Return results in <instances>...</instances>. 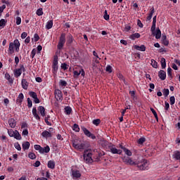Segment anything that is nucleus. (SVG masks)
<instances>
[{
    "instance_id": "nucleus-29",
    "label": "nucleus",
    "mask_w": 180,
    "mask_h": 180,
    "mask_svg": "<svg viewBox=\"0 0 180 180\" xmlns=\"http://www.w3.org/2000/svg\"><path fill=\"white\" fill-rule=\"evenodd\" d=\"M13 137H14V139H15L16 140H22V136L20 135V134H19V131H18V130H15L14 136Z\"/></svg>"
},
{
    "instance_id": "nucleus-62",
    "label": "nucleus",
    "mask_w": 180,
    "mask_h": 180,
    "mask_svg": "<svg viewBox=\"0 0 180 180\" xmlns=\"http://www.w3.org/2000/svg\"><path fill=\"white\" fill-rule=\"evenodd\" d=\"M26 37H27V33L26 32H22L21 34V39H26Z\"/></svg>"
},
{
    "instance_id": "nucleus-43",
    "label": "nucleus",
    "mask_w": 180,
    "mask_h": 180,
    "mask_svg": "<svg viewBox=\"0 0 180 180\" xmlns=\"http://www.w3.org/2000/svg\"><path fill=\"white\" fill-rule=\"evenodd\" d=\"M39 40H40V37H39V34H34L32 41H34L36 43L37 41H39Z\"/></svg>"
},
{
    "instance_id": "nucleus-63",
    "label": "nucleus",
    "mask_w": 180,
    "mask_h": 180,
    "mask_svg": "<svg viewBox=\"0 0 180 180\" xmlns=\"http://www.w3.org/2000/svg\"><path fill=\"white\" fill-rule=\"evenodd\" d=\"M27 134H29V131H27V129H24L22 131V136H27Z\"/></svg>"
},
{
    "instance_id": "nucleus-12",
    "label": "nucleus",
    "mask_w": 180,
    "mask_h": 180,
    "mask_svg": "<svg viewBox=\"0 0 180 180\" xmlns=\"http://www.w3.org/2000/svg\"><path fill=\"white\" fill-rule=\"evenodd\" d=\"M74 74V78H78L79 75H82V77H85V70L84 69H81L79 72L75 70L73 72Z\"/></svg>"
},
{
    "instance_id": "nucleus-64",
    "label": "nucleus",
    "mask_w": 180,
    "mask_h": 180,
    "mask_svg": "<svg viewBox=\"0 0 180 180\" xmlns=\"http://www.w3.org/2000/svg\"><path fill=\"white\" fill-rule=\"evenodd\" d=\"M137 25H138V26H139V27H143V23L141 22V21L140 20H138Z\"/></svg>"
},
{
    "instance_id": "nucleus-13",
    "label": "nucleus",
    "mask_w": 180,
    "mask_h": 180,
    "mask_svg": "<svg viewBox=\"0 0 180 180\" xmlns=\"http://www.w3.org/2000/svg\"><path fill=\"white\" fill-rule=\"evenodd\" d=\"M53 70L54 72H57V71L58 70V58L57 56L53 58Z\"/></svg>"
},
{
    "instance_id": "nucleus-47",
    "label": "nucleus",
    "mask_w": 180,
    "mask_h": 180,
    "mask_svg": "<svg viewBox=\"0 0 180 180\" xmlns=\"http://www.w3.org/2000/svg\"><path fill=\"white\" fill-rule=\"evenodd\" d=\"M105 20H109V15H108V11H105L104 12V16H103Z\"/></svg>"
},
{
    "instance_id": "nucleus-35",
    "label": "nucleus",
    "mask_w": 180,
    "mask_h": 180,
    "mask_svg": "<svg viewBox=\"0 0 180 180\" xmlns=\"http://www.w3.org/2000/svg\"><path fill=\"white\" fill-rule=\"evenodd\" d=\"M124 152L127 155H128V157H131L132 153H131V151H130V150L125 148H124Z\"/></svg>"
},
{
    "instance_id": "nucleus-26",
    "label": "nucleus",
    "mask_w": 180,
    "mask_h": 180,
    "mask_svg": "<svg viewBox=\"0 0 180 180\" xmlns=\"http://www.w3.org/2000/svg\"><path fill=\"white\" fill-rule=\"evenodd\" d=\"M134 49H136V50H138L139 51H146V46L144 45H141V46L135 45Z\"/></svg>"
},
{
    "instance_id": "nucleus-36",
    "label": "nucleus",
    "mask_w": 180,
    "mask_h": 180,
    "mask_svg": "<svg viewBox=\"0 0 180 180\" xmlns=\"http://www.w3.org/2000/svg\"><path fill=\"white\" fill-rule=\"evenodd\" d=\"M29 95H30V96H31V98H32L33 99H34L35 98L37 97V94H36V92H34V91H30V92H29Z\"/></svg>"
},
{
    "instance_id": "nucleus-55",
    "label": "nucleus",
    "mask_w": 180,
    "mask_h": 180,
    "mask_svg": "<svg viewBox=\"0 0 180 180\" xmlns=\"http://www.w3.org/2000/svg\"><path fill=\"white\" fill-rule=\"evenodd\" d=\"M101 157H102V153H98V156H96L95 158V161L98 162V161H101Z\"/></svg>"
},
{
    "instance_id": "nucleus-6",
    "label": "nucleus",
    "mask_w": 180,
    "mask_h": 180,
    "mask_svg": "<svg viewBox=\"0 0 180 180\" xmlns=\"http://www.w3.org/2000/svg\"><path fill=\"white\" fill-rule=\"evenodd\" d=\"M25 71H26L25 66L23 65H20V68L14 70V77H15V78H19V77L22 75V72H25Z\"/></svg>"
},
{
    "instance_id": "nucleus-25",
    "label": "nucleus",
    "mask_w": 180,
    "mask_h": 180,
    "mask_svg": "<svg viewBox=\"0 0 180 180\" xmlns=\"http://www.w3.org/2000/svg\"><path fill=\"white\" fill-rule=\"evenodd\" d=\"M141 36L139 33H134L129 36V39L131 40H136V39H140Z\"/></svg>"
},
{
    "instance_id": "nucleus-33",
    "label": "nucleus",
    "mask_w": 180,
    "mask_h": 180,
    "mask_svg": "<svg viewBox=\"0 0 180 180\" xmlns=\"http://www.w3.org/2000/svg\"><path fill=\"white\" fill-rule=\"evenodd\" d=\"M160 63H161V67L164 70V68L167 67V63L165 62V59L164 58H162Z\"/></svg>"
},
{
    "instance_id": "nucleus-28",
    "label": "nucleus",
    "mask_w": 180,
    "mask_h": 180,
    "mask_svg": "<svg viewBox=\"0 0 180 180\" xmlns=\"http://www.w3.org/2000/svg\"><path fill=\"white\" fill-rule=\"evenodd\" d=\"M48 167L51 168V169H54L56 168V162L53 160H49L48 162Z\"/></svg>"
},
{
    "instance_id": "nucleus-23",
    "label": "nucleus",
    "mask_w": 180,
    "mask_h": 180,
    "mask_svg": "<svg viewBox=\"0 0 180 180\" xmlns=\"http://www.w3.org/2000/svg\"><path fill=\"white\" fill-rule=\"evenodd\" d=\"M32 115L37 120H40V116L37 114V109H36V108H32Z\"/></svg>"
},
{
    "instance_id": "nucleus-8",
    "label": "nucleus",
    "mask_w": 180,
    "mask_h": 180,
    "mask_svg": "<svg viewBox=\"0 0 180 180\" xmlns=\"http://www.w3.org/2000/svg\"><path fill=\"white\" fill-rule=\"evenodd\" d=\"M73 147L76 150H79L80 151L82 150H85V143H78V141H73Z\"/></svg>"
},
{
    "instance_id": "nucleus-16",
    "label": "nucleus",
    "mask_w": 180,
    "mask_h": 180,
    "mask_svg": "<svg viewBox=\"0 0 180 180\" xmlns=\"http://www.w3.org/2000/svg\"><path fill=\"white\" fill-rule=\"evenodd\" d=\"M158 77L162 79V81H165V79L167 78V72H165L164 70H160Z\"/></svg>"
},
{
    "instance_id": "nucleus-56",
    "label": "nucleus",
    "mask_w": 180,
    "mask_h": 180,
    "mask_svg": "<svg viewBox=\"0 0 180 180\" xmlns=\"http://www.w3.org/2000/svg\"><path fill=\"white\" fill-rule=\"evenodd\" d=\"M149 86L150 88V89H149V91L153 92L152 89H154L155 88V85H154V84H153V83H150L149 84Z\"/></svg>"
},
{
    "instance_id": "nucleus-58",
    "label": "nucleus",
    "mask_w": 180,
    "mask_h": 180,
    "mask_svg": "<svg viewBox=\"0 0 180 180\" xmlns=\"http://www.w3.org/2000/svg\"><path fill=\"white\" fill-rule=\"evenodd\" d=\"M22 23V18L20 17L16 18V25H20Z\"/></svg>"
},
{
    "instance_id": "nucleus-20",
    "label": "nucleus",
    "mask_w": 180,
    "mask_h": 180,
    "mask_svg": "<svg viewBox=\"0 0 180 180\" xmlns=\"http://www.w3.org/2000/svg\"><path fill=\"white\" fill-rule=\"evenodd\" d=\"M155 12V10L154 9V7L150 8V12L149 13V15H148L147 18H146V21L147 22H150V20H151V19L153 18V14Z\"/></svg>"
},
{
    "instance_id": "nucleus-32",
    "label": "nucleus",
    "mask_w": 180,
    "mask_h": 180,
    "mask_svg": "<svg viewBox=\"0 0 180 180\" xmlns=\"http://www.w3.org/2000/svg\"><path fill=\"white\" fill-rule=\"evenodd\" d=\"M71 112H72V109L70 106H66L65 108V113L66 115H71Z\"/></svg>"
},
{
    "instance_id": "nucleus-60",
    "label": "nucleus",
    "mask_w": 180,
    "mask_h": 180,
    "mask_svg": "<svg viewBox=\"0 0 180 180\" xmlns=\"http://www.w3.org/2000/svg\"><path fill=\"white\" fill-rule=\"evenodd\" d=\"M171 72H172V69L171 68H167V74H168L169 77H172V76Z\"/></svg>"
},
{
    "instance_id": "nucleus-40",
    "label": "nucleus",
    "mask_w": 180,
    "mask_h": 180,
    "mask_svg": "<svg viewBox=\"0 0 180 180\" xmlns=\"http://www.w3.org/2000/svg\"><path fill=\"white\" fill-rule=\"evenodd\" d=\"M5 25H6V21L5 20V19H1L0 20V27L1 28H4V27H5Z\"/></svg>"
},
{
    "instance_id": "nucleus-18",
    "label": "nucleus",
    "mask_w": 180,
    "mask_h": 180,
    "mask_svg": "<svg viewBox=\"0 0 180 180\" xmlns=\"http://www.w3.org/2000/svg\"><path fill=\"white\" fill-rule=\"evenodd\" d=\"M21 85H22V88H23V89H27V88H29V82H27V81L26 80V79H22L21 81Z\"/></svg>"
},
{
    "instance_id": "nucleus-5",
    "label": "nucleus",
    "mask_w": 180,
    "mask_h": 180,
    "mask_svg": "<svg viewBox=\"0 0 180 180\" xmlns=\"http://www.w3.org/2000/svg\"><path fill=\"white\" fill-rule=\"evenodd\" d=\"M64 44H65V33H62L57 46L58 50H62L64 47Z\"/></svg>"
},
{
    "instance_id": "nucleus-48",
    "label": "nucleus",
    "mask_w": 180,
    "mask_h": 180,
    "mask_svg": "<svg viewBox=\"0 0 180 180\" xmlns=\"http://www.w3.org/2000/svg\"><path fill=\"white\" fill-rule=\"evenodd\" d=\"M105 71H107V72H109L110 74L112 72V66H110V65H108L106 67Z\"/></svg>"
},
{
    "instance_id": "nucleus-15",
    "label": "nucleus",
    "mask_w": 180,
    "mask_h": 180,
    "mask_svg": "<svg viewBox=\"0 0 180 180\" xmlns=\"http://www.w3.org/2000/svg\"><path fill=\"white\" fill-rule=\"evenodd\" d=\"M23 99H25V96H23L22 93H20L16 99V103L18 105H22V102H23Z\"/></svg>"
},
{
    "instance_id": "nucleus-10",
    "label": "nucleus",
    "mask_w": 180,
    "mask_h": 180,
    "mask_svg": "<svg viewBox=\"0 0 180 180\" xmlns=\"http://www.w3.org/2000/svg\"><path fill=\"white\" fill-rule=\"evenodd\" d=\"M108 149L110 150V153H112V154H122V150L116 148L115 145L109 146Z\"/></svg>"
},
{
    "instance_id": "nucleus-44",
    "label": "nucleus",
    "mask_w": 180,
    "mask_h": 180,
    "mask_svg": "<svg viewBox=\"0 0 180 180\" xmlns=\"http://www.w3.org/2000/svg\"><path fill=\"white\" fill-rule=\"evenodd\" d=\"M73 130H74V131L79 132V126L77 124H75L73 125Z\"/></svg>"
},
{
    "instance_id": "nucleus-53",
    "label": "nucleus",
    "mask_w": 180,
    "mask_h": 180,
    "mask_svg": "<svg viewBox=\"0 0 180 180\" xmlns=\"http://www.w3.org/2000/svg\"><path fill=\"white\" fill-rule=\"evenodd\" d=\"M150 31L152 32L153 34H154V32H155V23L152 24Z\"/></svg>"
},
{
    "instance_id": "nucleus-17",
    "label": "nucleus",
    "mask_w": 180,
    "mask_h": 180,
    "mask_svg": "<svg viewBox=\"0 0 180 180\" xmlns=\"http://www.w3.org/2000/svg\"><path fill=\"white\" fill-rule=\"evenodd\" d=\"M8 124L11 129H15V127H16V121L13 118L9 119Z\"/></svg>"
},
{
    "instance_id": "nucleus-30",
    "label": "nucleus",
    "mask_w": 180,
    "mask_h": 180,
    "mask_svg": "<svg viewBox=\"0 0 180 180\" xmlns=\"http://www.w3.org/2000/svg\"><path fill=\"white\" fill-rule=\"evenodd\" d=\"M30 148V143H29V141H26L22 143V150H24V151H25V150H29Z\"/></svg>"
},
{
    "instance_id": "nucleus-50",
    "label": "nucleus",
    "mask_w": 180,
    "mask_h": 180,
    "mask_svg": "<svg viewBox=\"0 0 180 180\" xmlns=\"http://www.w3.org/2000/svg\"><path fill=\"white\" fill-rule=\"evenodd\" d=\"M15 148H16V150H18V151H20V150H22V148L20 147V145L19 143H15L14 144Z\"/></svg>"
},
{
    "instance_id": "nucleus-61",
    "label": "nucleus",
    "mask_w": 180,
    "mask_h": 180,
    "mask_svg": "<svg viewBox=\"0 0 180 180\" xmlns=\"http://www.w3.org/2000/svg\"><path fill=\"white\" fill-rule=\"evenodd\" d=\"M165 110H168V109H169V103H168V102L165 101Z\"/></svg>"
},
{
    "instance_id": "nucleus-11",
    "label": "nucleus",
    "mask_w": 180,
    "mask_h": 180,
    "mask_svg": "<svg viewBox=\"0 0 180 180\" xmlns=\"http://www.w3.org/2000/svg\"><path fill=\"white\" fill-rule=\"evenodd\" d=\"M55 98L56 101H63V92L60 89H56L54 92Z\"/></svg>"
},
{
    "instance_id": "nucleus-14",
    "label": "nucleus",
    "mask_w": 180,
    "mask_h": 180,
    "mask_svg": "<svg viewBox=\"0 0 180 180\" xmlns=\"http://www.w3.org/2000/svg\"><path fill=\"white\" fill-rule=\"evenodd\" d=\"M72 176L73 179H78V178H81V172L79 170H72Z\"/></svg>"
},
{
    "instance_id": "nucleus-49",
    "label": "nucleus",
    "mask_w": 180,
    "mask_h": 180,
    "mask_svg": "<svg viewBox=\"0 0 180 180\" xmlns=\"http://www.w3.org/2000/svg\"><path fill=\"white\" fill-rule=\"evenodd\" d=\"M145 141H146V138L142 137L138 140V143L143 144Z\"/></svg>"
},
{
    "instance_id": "nucleus-9",
    "label": "nucleus",
    "mask_w": 180,
    "mask_h": 180,
    "mask_svg": "<svg viewBox=\"0 0 180 180\" xmlns=\"http://www.w3.org/2000/svg\"><path fill=\"white\" fill-rule=\"evenodd\" d=\"M122 161L126 164L127 165H136V161H134L131 160V158L124 156L122 158Z\"/></svg>"
},
{
    "instance_id": "nucleus-59",
    "label": "nucleus",
    "mask_w": 180,
    "mask_h": 180,
    "mask_svg": "<svg viewBox=\"0 0 180 180\" xmlns=\"http://www.w3.org/2000/svg\"><path fill=\"white\" fill-rule=\"evenodd\" d=\"M28 108H32L33 106V103H32V100L30 98H27Z\"/></svg>"
},
{
    "instance_id": "nucleus-7",
    "label": "nucleus",
    "mask_w": 180,
    "mask_h": 180,
    "mask_svg": "<svg viewBox=\"0 0 180 180\" xmlns=\"http://www.w3.org/2000/svg\"><path fill=\"white\" fill-rule=\"evenodd\" d=\"M81 129L86 137H89L92 140H95V139H96V136H95L94 134L91 133V131H89V130H88V129H86L85 127H81Z\"/></svg>"
},
{
    "instance_id": "nucleus-4",
    "label": "nucleus",
    "mask_w": 180,
    "mask_h": 180,
    "mask_svg": "<svg viewBox=\"0 0 180 180\" xmlns=\"http://www.w3.org/2000/svg\"><path fill=\"white\" fill-rule=\"evenodd\" d=\"M34 150L39 151L40 154H44V153H50V146H46L44 148H41L40 145H34Z\"/></svg>"
},
{
    "instance_id": "nucleus-51",
    "label": "nucleus",
    "mask_w": 180,
    "mask_h": 180,
    "mask_svg": "<svg viewBox=\"0 0 180 180\" xmlns=\"http://www.w3.org/2000/svg\"><path fill=\"white\" fill-rule=\"evenodd\" d=\"M170 101V105H174L175 103V97L171 96L169 98Z\"/></svg>"
},
{
    "instance_id": "nucleus-22",
    "label": "nucleus",
    "mask_w": 180,
    "mask_h": 180,
    "mask_svg": "<svg viewBox=\"0 0 180 180\" xmlns=\"http://www.w3.org/2000/svg\"><path fill=\"white\" fill-rule=\"evenodd\" d=\"M41 136H42V137H44L45 139H49L52 136L51 132H50L49 131H44L41 133Z\"/></svg>"
},
{
    "instance_id": "nucleus-3",
    "label": "nucleus",
    "mask_w": 180,
    "mask_h": 180,
    "mask_svg": "<svg viewBox=\"0 0 180 180\" xmlns=\"http://www.w3.org/2000/svg\"><path fill=\"white\" fill-rule=\"evenodd\" d=\"M83 158L86 164H92L94 162V160L92 159V150H84Z\"/></svg>"
},
{
    "instance_id": "nucleus-38",
    "label": "nucleus",
    "mask_w": 180,
    "mask_h": 180,
    "mask_svg": "<svg viewBox=\"0 0 180 180\" xmlns=\"http://www.w3.org/2000/svg\"><path fill=\"white\" fill-rule=\"evenodd\" d=\"M28 157L30 158V160H36V154L32 152L28 154Z\"/></svg>"
},
{
    "instance_id": "nucleus-19",
    "label": "nucleus",
    "mask_w": 180,
    "mask_h": 180,
    "mask_svg": "<svg viewBox=\"0 0 180 180\" xmlns=\"http://www.w3.org/2000/svg\"><path fill=\"white\" fill-rule=\"evenodd\" d=\"M38 111L40 113L41 116H42V117H44V116H46V109L43 106H39Z\"/></svg>"
},
{
    "instance_id": "nucleus-1",
    "label": "nucleus",
    "mask_w": 180,
    "mask_h": 180,
    "mask_svg": "<svg viewBox=\"0 0 180 180\" xmlns=\"http://www.w3.org/2000/svg\"><path fill=\"white\" fill-rule=\"evenodd\" d=\"M136 165L140 171H145L148 168V161L143 158H139L136 160Z\"/></svg>"
},
{
    "instance_id": "nucleus-52",
    "label": "nucleus",
    "mask_w": 180,
    "mask_h": 180,
    "mask_svg": "<svg viewBox=\"0 0 180 180\" xmlns=\"http://www.w3.org/2000/svg\"><path fill=\"white\" fill-rule=\"evenodd\" d=\"M129 95H131V98H133V99H134L136 98V91H130Z\"/></svg>"
},
{
    "instance_id": "nucleus-27",
    "label": "nucleus",
    "mask_w": 180,
    "mask_h": 180,
    "mask_svg": "<svg viewBox=\"0 0 180 180\" xmlns=\"http://www.w3.org/2000/svg\"><path fill=\"white\" fill-rule=\"evenodd\" d=\"M4 77L8 81L9 84H13V79L11 78V75H9V73L6 72Z\"/></svg>"
},
{
    "instance_id": "nucleus-57",
    "label": "nucleus",
    "mask_w": 180,
    "mask_h": 180,
    "mask_svg": "<svg viewBox=\"0 0 180 180\" xmlns=\"http://www.w3.org/2000/svg\"><path fill=\"white\" fill-rule=\"evenodd\" d=\"M61 68H63V70H68V65L66 63H62Z\"/></svg>"
},
{
    "instance_id": "nucleus-42",
    "label": "nucleus",
    "mask_w": 180,
    "mask_h": 180,
    "mask_svg": "<svg viewBox=\"0 0 180 180\" xmlns=\"http://www.w3.org/2000/svg\"><path fill=\"white\" fill-rule=\"evenodd\" d=\"M8 134L10 136V137H13L15 135V131H13V129H8Z\"/></svg>"
},
{
    "instance_id": "nucleus-2",
    "label": "nucleus",
    "mask_w": 180,
    "mask_h": 180,
    "mask_svg": "<svg viewBox=\"0 0 180 180\" xmlns=\"http://www.w3.org/2000/svg\"><path fill=\"white\" fill-rule=\"evenodd\" d=\"M20 47V42H19L18 39H15L13 42L9 44L8 51H10V54H13V53H15V50L17 53H19Z\"/></svg>"
},
{
    "instance_id": "nucleus-41",
    "label": "nucleus",
    "mask_w": 180,
    "mask_h": 180,
    "mask_svg": "<svg viewBox=\"0 0 180 180\" xmlns=\"http://www.w3.org/2000/svg\"><path fill=\"white\" fill-rule=\"evenodd\" d=\"M150 111L153 114V116L155 117V119L158 120V115H157V112L155 111V110H154V108H150Z\"/></svg>"
},
{
    "instance_id": "nucleus-31",
    "label": "nucleus",
    "mask_w": 180,
    "mask_h": 180,
    "mask_svg": "<svg viewBox=\"0 0 180 180\" xmlns=\"http://www.w3.org/2000/svg\"><path fill=\"white\" fill-rule=\"evenodd\" d=\"M51 27H53V20L48 21L46 25V29L48 30L51 29Z\"/></svg>"
},
{
    "instance_id": "nucleus-54",
    "label": "nucleus",
    "mask_w": 180,
    "mask_h": 180,
    "mask_svg": "<svg viewBox=\"0 0 180 180\" xmlns=\"http://www.w3.org/2000/svg\"><path fill=\"white\" fill-rule=\"evenodd\" d=\"M34 56H36V49H32V52H31V56H30V57H31L32 58H34Z\"/></svg>"
},
{
    "instance_id": "nucleus-21",
    "label": "nucleus",
    "mask_w": 180,
    "mask_h": 180,
    "mask_svg": "<svg viewBox=\"0 0 180 180\" xmlns=\"http://www.w3.org/2000/svg\"><path fill=\"white\" fill-rule=\"evenodd\" d=\"M72 41H74V37H72V35L71 34H69L68 35V40L66 44H68V46H70V44H72Z\"/></svg>"
},
{
    "instance_id": "nucleus-24",
    "label": "nucleus",
    "mask_w": 180,
    "mask_h": 180,
    "mask_svg": "<svg viewBox=\"0 0 180 180\" xmlns=\"http://www.w3.org/2000/svg\"><path fill=\"white\" fill-rule=\"evenodd\" d=\"M154 36H155V39H161V30L160 28H158L155 32H154L153 34Z\"/></svg>"
},
{
    "instance_id": "nucleus-45",
    "label": "nucleus",
    "mask_w": 180,
    "mask_h": 180,
    "mask_svg": "<svg viewBox=\"0 0 180 180\" xmlns=\"http://www.w3.org/2000/svg\"><path fill=\"white\" fill-rule=\"evenodd\" d=\"M100 124H101V120L96 119L93 120V124H95V126H98Z\"/></svg>"
},
{
    "instance_id": "nucleus-46",
    "label": "nucleus",
    "mask_w": 180,
    "mask_h": 180,
    "mask_svg": "<svg viewBox=\"0 0 180 180\" xmlns=\"http://www.w3.org/2000/svg\"><path fill=\"white\" fill-rule=\"evenodd\" d=\"M37 15L38 16H41L43 15V8H39L37 11Z\"/></svg>"
},
{
    "instance_id": "nucleus-37",
    "label": "nucleus",
    "mask_w": 180,
    "mask_h": 180,
    "mask_svg": "<svg viewBox=\"0 0 180 180\" xmlns=\"http://www.w3.org/2000/svg\"><path fill=\"white\" fill-rule=\"evenodd\" d=\"M59 85L60 86H67V82L65 80L60 79L59 82Z\"/></svg>"
},
{
    "instance_id": "nucleus-39",
    "label": "nucleus",
    "mask_w": 180,
    "mask_h": 180,
    "mask_svg": "<svg viewBox=\"0 0 180 180\" xmlns=\"http://www.w3.org/2000/svg\"><path fill=\"white\" fill-rule=\"evenodd\" d=\"M163 95L167 98V96H168L169 95V89H165L162 91Z\"/></svg>"
},
{
    "instance_id": "nucleus-34",
    "label": "nucleus",
    "mask_w": 180,
    "mask_h": 180,
    "mask_svg": "<svg viewBox=\"0 0 180 180\" xmlns=\"http://www.w3.org/2000/svg\"><path fill=\"white\" fill-rule=\"evenodd\" d=\"M151 65H152V67H153V68H158V63L154 59L151 60Z\"/></svg>"
}]
</instances>
